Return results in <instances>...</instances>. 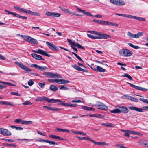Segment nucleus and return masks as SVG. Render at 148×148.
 <instances>
[{"label": "nucleus", "mask_w": 148, "mask_h": 148, "mask_svg": "<svg viewBox=\"0 0 148 148\" xmlns=\"http://www.w3.org/2000/svg\"><path fill=\"white\" fill-rule=\"evenodd\" d=\"M119 53L120 55L124 57L130 56L133 54V53L131 51L126 49H120L119 51Z\"/></svg>", "instance_id": "f257e3e1"}, {"label": "nucleus", "mask_w": 148, "mask_h": 148, "mask_svg": "<svg viewBox=\"0 0 148 148\" xmlns=\"http://www.w3.org/2000/svg\"><path fill=\"white\" fill-rule=\"evenodd\" d=\"M96 35L98 36L93 35L92 39H106L108 38H111V36L110 35L103 33H98V34Z\"/></svg>", "instance_id": "f03ea898"}, {"label": "nucleus", "mask_w": 148, "mask_h": 148, "mask_svg": "<svg viewBox=\"0 0 148 148\" xmlns=\"http://www.w3.org/2000/svg\"><path fill=\"white\" fill-rule=\"evenodd\" d=\"M43 74L46 77H51L52 78L57 77L58 78H61V77L58 76V74H56L53 72H44Z\"/></svg>", "instance_id": "7ed1b4c3"}, {"label": "nucleus", "mask_w": 148, "mask_h": 148, "mask_svg": "<svg viewBox=\"0 0 148 148\" xmlns=\"http://www.w3.org/2000/svg\"><path fill=\"white\" fill-rule=\"evenodd\" d=\"M110 2L116 6L124 5L125 4L123 0H110Z\"/></svg>", "instance_id": "20e7f679"}, {"label": "nucleus", "mask_w": 148, "mask_h": 148, "mask_svg": "<svg viewBox=\"0 0 148 148\" xmlns=\"http://www.w3.org/2000/svg\"><path fill=\"white\" fill-rule=\"evenodd\" d=\"M15 63L22 69L27 72H31L32 71V70L31 69L28 68L26 66L24 65L22 62L18 61H16Z\"/></svg>", "instance_id": "39448f33"}, {"label": "nucleus", "mask_w": 148, "mask_h": 148, "mask_svg": "<svg viewBox=\"0 0 148 148\" xmlns=\"http://www.w3.org/2000/svg\"><path fill=\"white\" fill-rule=\"evenodd\" d=\"M129 108L131 110L142 112H144V110L147 111L148 110V106H144L143 107V109L135 106H130L129 107Z\"/></svg>", "instance_id": "423d86ee"}, {"label": "nucleus", "mask_w": 148, "mask_h": 148, "mask_svg": "<svg viewBox=\"0 0 148 148\" xmlns=\"http://www.w3.org/2000/svg\"><path fill=\"white\" fill-rule=\"evenodd\" d=\"M98 104L94 105L97 109H101L102 110H106L108 109V107L102 103L97 102Z\"/></svg>", "instance_id": "0eeeda50"}, {"label": "nucleus", "mask_w": 148, "mask_h": 148, "mask_svg": "<svg viewBox=\"0 0 148 148\" xmlns=\"http://www.w3.org/2000/svg\"><path fill=\"white\" fill-rule=\"evenodd\" d=\"M46 44L51 50L54 51H57L59 50L58 48L53 44L47 41L46 42Z\"/></svg>", "instance_id": "6e6552de"}, {"label": "nucleus", "mask_w": 148, "mask_h": 148, "mask_svg": "<svg viewBox=\"0 0 148 148\" xmlns=\"http://www.w3.org/2000/svg\"><path fill=\"white\" fill-rule=\"evenodd\" d=\"M0 134L4 136H10L11 135V133L6 129L0 128Z\"/></svg>", "instance_id": "1a4fd4ad"}, {"label": "nucleus", "mask_w": 148, "mask_h": 148, "mask_svg": "<svg viewBox=\"0 0 148 148\" xmlns=\"http://www.w3.org/2000/svg\"><path fill=\"white\" fill-rule=\"evenodd\" d=\"M32 51L34 53H39L41 55H43L49 57H50L51 56V55L48 54L47 51H44L40 49H38L37 51L33 50Z\"/></svg>", "instance_id": "9d476101"}, {"label": "nucleus", "mask_w": 148, "mask_h": 148, "mask_svg": "<svg viewBox=\"0 0 148 148\" xmlns=\"http://www.w3.org/2000/svg\"><path fill=\"white\" fill-rule=\"evenodd\" d=\"M45 15L50 16L58 17L60 16L61 14L56 12L47 11L46 12Z\"/></svg>", "instance_id": "9b49d317"}, {"label": "nucleus", "mask_w": 148, "mask_h": 148, "mask_svg": "<svg viewBox=\"0 0 148 148\" xmlns=\"http://www.w3.org/2000/svg\"><path fill=\"white\" fill-rule=\"evenodd\" d=\"M127 83L130 85L131 86L133 87V88L136 89V90H140L143 91H147L148 90V89H147L136 86L130 83L127 82Z\"/></svg>", "instance_id": "f8f14e48"}, {"label": "nucleus", "mask_w": 148, "mask_h": 148, "mask_svg": "<svg viewBox=\"0 0 148 148\" xmlns=\"http://www.w3.org/2000/svg\"><path fill=\"white\" fill-rule=\"evenodd\" d=\"M31 67H34L37 69L40 70H41L44 71L47 69V67L45 66H40L36 64H32L31 65Z\"/></svg>", "instance_id": "ddd939ff"}, {"label": "nucleus", "mask_w": 148, "mask_h": 148, "mask_svg": "<svg viewBox=\"0 0 148 148\" xmlns=\"http://www.w3.org/2000/svg\"><path fill=\"white\" fill-rule=\"evenodd\" d=\"M118 107L120 108L119 110L120 113H127L128 112L129 110L127 107L122 106H119Z\"/></svg>", "instance_id": "4468645a"}, {"label": "nucleus", "mask_w": 148, "mask_h": 148, "mask_svg": "<svg viewBox=\"0 0 148 148\" xmlns=\"http://www.w3.org/2000/svg\"><path fill=\"white\" fill-rule=\"evenodd\" d=\"M72 66L75 70L80 71H83L84 72H87V71L86 70L82 68L81 67L76 65H72Z\"/></svg>", "instance_id": "2eb2a0df"}, {"label": "nucleus", "mask_w": 148, "mask_h": 148, "mask_svg": "<svg viewBox=\"0 0 148 148\" xmlns=\"http://www.w3.org/2000/svg\"><path fill=\"white\" fill-rule=\"evenodd\" d=\"M31 55L32 57L36 60H45V59L42 58V56L40 55H38L34 53H32Z\"/></svg>", "instance_id": "dca6fc26"}, {"label": "nucleus", "mask_w": 148, "mask_h": 148, "mask_svg": "<svg viewBox=\"0 0 148 148\" xmlns=\"http://www.w3.org/2000/svg\"><path fill=\"white\" fill-rule=\"evenodd\" d=\"M47 97L43 96L42 97L39 96L37 97L35 99V101H46Z\"/></svg>", "instance_id": "f3484780"}, {"label": "nucleus", "mask_w": 148, "mask_h": 148, "mask_svg": "<svg viewBox=\"0 0 148 148\" xmlns=\"http://www.w3.org/2000/svg\"><path fill=\"white\" fill-rule=\"evenodd\" d=\"M26 14H29L36 16H39L40 15V14L37 12L32 11L29 10H27Z\"/></svg>", "instance_id": "a211bd4d"}, {"label": "nucleus", "mask_w": 148, "mask_h": 148, "mask_svg": "<svg viewBox=\"0 0 148 148\" xmlns=\"http://www.w3.org/2000/svg\"><path fill=\"white\" fill-rule=\"evenodd\" d=\"M47 101L48 102L51 103H58V101H60L59 99H49V98L47 97Z\"/></svg>", "instance_id": "6ab92c4d"}, {"label": "nucleus", "mask_w": 148, "mask_h": 148, "mask_svg": "<svg viewBox=\"0 0 148 148\" xmlns=\"http://www.w3.org/2000/svg\"><path fill=\"white\" fill-rule=\"evenodd\" d=\"M14 8L19 11L26 14L27 10L25 9L21 8L20 7L16 6H14Z\"/></svg>", "instance_id": "aec40b11"}, {"label": "nucleus", "mask_w": 148, "mask_h": 148, "mask_svg": "<svg viewBox=\"0 0 148 148\" xmlns=\"http://www.w3.org/2000/svg\"><path fill=\"white\" fill-rule=\"evenodd\" d=\"M96 69H95L94 70L96 71H99V72H105V69L99 66H97Z\"/></svg>", "instance_id": "412c9836"}, {"label": "nucleus", "mask_w": 148, "mask_h": 148, "mask_svg": "<svg viewBox=\"0 0 148 148\" xmlns=\"http://www.w3.org/2000/svg\"><path fill=\"white\" fill-rule=\"evenodd\" d=\"M82 109L88 111H94L95 109L93 108L92 107H89L86 106H81Z\"/></svg>", "instance_id": "4be33fe9"}, {"label": "nucleus", "mask_w": 148, "mask_h": 148, "mask_svg": "<svg viewBox=\"0 0 148 148\" xmlns=\"http://www.w3.org/2000/svg\"><path fill=\"white\" fill-rule=\"evenodd\" d=\"M94 144L95 145H99L101 146H108V143H106L105 142H96L95 141Z\"/></svg>", "instance_id": "5701e85b"}, {"label": "nucleus", "mask_w": 148, "mask_h": 148, "mask_svg": "<svg viewBox=\"0 0 148 148\" xmlns=\"http://www.w3.org/2000/svg\"><path fill=\"white\" fill-rule=\"evenodd\" d=\"M101 125L110 127H114V125L112 124V123H102L101 124Z\"/></svg>", "instance_id": "b1692460"}, {"label": "nucleus", "mask_w": 148, "mask_h": 148, "mask_svg": "<svg viewBox=\"0 0 148 148\" xmlns=\"http://www.w3.org/2000/svg\"><path fill=\"white\" fill-rule=\"evenodd\" d=\"M49 89L52 91L54 92L58 90V88L53 85H51L50 86Z\"/></svg>", "instance_id": "393cba45"}, {"label": "nucleus", "mask_w": 148, "mask_h": 148, "mask_svg": "<svg viewBox=\"0 0 148 148\" xmlns=\"http://www.w3.org/2000/svg\"><path fill=\"white\" fill-rule=\"evenodd\" d=\"M32 37L28 36L26 35L24 36V39L27 42H29V43L31 42V40L32 38Z\"/></svg>", "instance_id": "a878e982"}, {"label": "nucleus", "mask_w": 148, "mask_h": 148, "mask_svg": "<svg viewBox=\"0 0 148 148\" xmlns=\"http://www.w3.org/2000/svg\"><path fill=\"white\" fill-rule=\"evenodd\" d=\"M127 35L130 37L132 38H137L136 34H133L130 32H128Z\"/></svg>", "instance_id": "bb28decb"}, {"label": "nucleus", "mask_w": 148, "mask_h": 148, "mask_svg": "<svg viewBox=\"0 0 148 148\" xmlns=\"http://www.w3.org/2000/svg\"><path fill=\"white\" fill-rule=\"evenodd\" d=\"M56 130L59 132H65L67 133H69L70 130H68L64 129L58 128H56Z\"/></svg>", "instance_id": "cd10ccee"}, {"label": "nucleus", "mask_w": 148, "mask_h": 148, "mask_svg": "<svg viewBox=\"0 0 148 148\" xmlns=\"http://www.w3.org/2000/svg\"><path fill=\"white\" fill-rule=\"evenodd\" d=\"M111 25V26H114L116 27H117L118 26V24L116 23H114L113 22H109L108 21H106V25Z\"/></svg>", "instance_id": "c85d7f7f"}, {"label": "nucleus", "mask_w": 148, "mask_h": 148, "mask_svg": "<svg viewBox=\"0 0 148 148\" xmlns=\"http://www.w3.org/2000/svg\"><path fill=\"white\" fill-rule=\"evenodd\" d=\"M32 121H23L21 122V123L22 124H24V125H29V124H31L32 123Z\"/></svg>", "instance_id": "c756f323"}, {"label": "nucleus", "mask_w": 148, "mask_h": 148, "mask_svg": "<svg viewBox=\"0 0 148 148\" xmlns=\"http://www.w3.org/2000/svg\"><path fill=\"white\" fill-rule=\"evenodd\" d=\"M0 104H2L3 105H9V106H12L14 105L11 104L10 102H8L5 101H0Z\"/></svg>", "instance_id": "7c9ffc66"}, {"label": "nucleus", "mask_w": 148, "mask_h": 148, "mask_svg": "<svg viewBox=\"0 0 148 148\" xmlns=\"http://www.w3.org/2000/svg\"><path fill=\"white\" fill-rule=\"evenodd\" d=\"M59 87L60 89L62 90H67L69 89V88L65 87L64 85H62L60 86Z\"/></svg>", "instance_id": "2f4dec72"}, {"label": "nucleus", "mask_w": 148, "mask_h": 148, "mask_svg": "<svg viewBox=\"0 0 148 148\" xmlns=\"http://www.w3.org/2000/svg\"><path fill=\"white\" fill-rule=\"evenodd\" d=\"M128 45L130 47L136 49H138L140 48L138 46L134 45L131 43H128Z\"/></svg>", "instance_id": "473e14b6"}, {"label": "nucleus", "mask_w": 148, "mask_h": 148, "mask_svg": "<svg viewBox=\"0 0 148 148\" xmlns=\"http://www.w3.org/2000/svg\"><path fill=\"white\" fill-rule=\"evenodd\" d=\"M141 145L142 146L148 147V141L146 140L143 141L141 143Z\"/></svg>", "instance_id": "72a5a7b5"}, {"label": "nucleus", "mask_w": 148, "mask_h": 148, "mask_svg": "<svg viewBox=\"0 0 148 148\" xmlns=\"http://www.w3.org/2000/svg\"><path fill=\"white\" fill-rule=\"evenodd\" d=\"M15 16L18 17L19 18H20L22 19H27V17L23 16L20 15L19 14L17 13L16 14Z\"/></svg>", "instance_id": "f704fd0d"}, {"label": "nucleus", "mask_w": 148, "mask_h": 148, "mask_svg": "<svg viewBox=\"0 0 148 148\" xmlns=\"http://www.w3.org/2000/svg\"><path fill=\"white\" fill-rule=\"evenodd\" d=\"M110 112L111 113L116 114L120 113V111L119 109H116L113 110H111L110 111Z\"/></svg>", "instance_id": "c9c22d12"}, {"label": "nucleus", "mask_w": 148, "mask_h": 148, "mask_svg": "<svg viewBox=\"0 0 148 148\" xmlns=\"http://www.w3.org/2000/svg\"><path fill=\"white\" fill-rule=\"evenodd\" d=\"M30 43L32 44H37L38 43V42L36 39L32 38Z\"/></svg>", "instance_id": "e433bc0d"}, {"label": "nucleus", "mask_w": 148, "mask_h": 148, "mask_svg": "<svg viewBox=\"0 0 148 148\" xmlns=\"http://www.w3.org/2000/svg\"><path fill=\"white\" fill-rule=\"evenodd\" d=\"M46 143H48L50 145H58V144L57 143H55V142L50 141L48 140H47Z\"/></svg>", "instance_id": "4c0bfd02"}, {"label": "nucleus", "mask_w": 148, "mask_h": 148, "mask_svg": "<svg viewBox=\"0 0 148 148\" xmlns=\"http://www.w3.org/2000/svg\"><path fill=\"white\" fill-rule=\"evenodd\" d=\"M122 77H127L129 79H130V80H132L133 79L130 76V75L128 74H125L123 75H122Z\"/></svg>", "instance_id": "58836bf2"}, {"label": "nucleus", "mask_w": 148, "mask_h": 148, "mask_svg": "<svg viewBox=\"0 0 148 148\" xmlns=\"http://www.w3.org/2000/svg\"><path fill=\"white\" fill-rule=\"evenodd\" d=\"M49 137L52 138L60 139V137L56 135H51L49 136Z\"/></svg>", "instance_id": "ea45409f"}, {"label": "nucleus", "mask_w": 148, "mask_h": 148, "mask_svg": "<svg viewBox=\"0 0 148 148\" xmlns=\"http://www.w3.org/2000/svg\"><path fill=\"white\" fill-rule=\"evenodd\" d=\"M72 54H74L75 56L80 61L83 62L84 61H83L80 58V56H79L77 54L75 53L74 52H72Z\"/></svg>", "instance_id": "a19ab883"}, {"label": "nucleus", "mask_w": 148, "mask_h": 148, "mask_svg": "<svg viewBox=\"0 0 148 148\" xmlns=\"http://www.w3.org/2000/svg\"><path fill=\"white\" fill-rule=\"evenodd\" d=\"M67 40L68 42L71 45V46H75V42L72 41L71 40L69 39H67Z\"/></svg>", "instance_id": "79ce46f5"}, {"label": "nucleus", "mask_w": 148, "mask_h": 148, "mask_svg": "<svg viewBox=\"0 0 148 148\" xmlns=\"http://www.w3.org/2000/svg\"><path fill=\"white\" fill-rule=\"evenodd\" d=\"M67 40L68 42L71 45V46H75V42L72 41L71 40L69 39H67Z\"/></svg>", "instance_id": "37998d69"}, {"label": "nucleus", "mask_w": 148, "mask_h": 148, "mask_svg": "<svg viewBox=\"0 0 148 148\" xmlns=\"http://www.w3.org/2000/svg\"><path fill=\"white\" fill-rule=\"evenodd\" d=\"M60 101H58V102L60 103L58 104V105H62L64 106H66L67 103H64L65 101H64L60 100L59 99Z\"/></svg>", "instance_id": "c03bdc74"}, {"label": "nucleus", "mask_w": 148, "mask_h": 148, "mask_svg": "<svg viewBox=\"0 0 148 148\" xmlns=\"http://www.w3.org/2000/svg\"><path fill=\"white\" fill-rule=\"evenodd\" d=\"M74 46L77 47L78 48L81 49H85L84 47L83 46H81L80 44L77 43H75V46Z\"/></svg>", "instance_id": "a18cd8bd"}, {"label": "nucleus", "mask_w": 148, "mask_h": 148, "mask_svg": "<svg viewBox=\"0 0 148 148\" xmlns=\"http://www.w3.org/2000/svg\"><path fill=\"white\" fill-rule=\"evenodd\" d=\"M134 19L137 20L138 21H144L145 20V19L144 18L142 17H139L136 16H134Z\"/></svg>", "instance_id": "49530a36"}, {"label": "nucleus", "mask_w": 148, "mask_h": 148, "mask_svg": "<svg viewBox=\"0 0 148 148\" xmlns=\"http://www.w3.org/2000/svg\"><path fill=\"white\" fill-rule=\"evenodd\" d=\"M124 17H127L129 18L134 19V16L130 15H127L124 14Z\"/></svg>", "instance_id": "de8ad7c7"}, {"label": "nucleus", "mask_w": 148, "mask_h": 148, "mask_svg": "<svg viewBox=\"0 0 148 148\" xmlns=\"http://www.w3.org/2000/svg\"><path fill=\"white\" fill-rule=\"evenodd\" d=\"M127 132H129L131 134H134L136 135H139V133L137 132H135L133 131H132L130 130H128Z\"/></svg>", "instance_id": "09e8293b"}, {"label": "nucleus", "mask_w": 148, "mask_h": 148, "mask_svg": "<svg viewBox=\"0 0 148 148\" xmlns=\"http://www.w3.org/2000/svg\"><path fill=\"white\" fill-rule=\"evenodd\" d=\"M143 32H139L136 34L137 38H138L143 35Z\"/></svg>", "instance_id": "8fccbe9b"}, {"label": "nucleus", "mask_w": 148, "mask_h": 148, "mask_svg": "<svg viewBox=\"0 0 148 148\" xmlns=\"http://www.w3.org/2000/svg\"><path fill=\"white\" fill-rule=\"evenodd\" d=\"M139 100L145 103L148 104V100L144 98H139Z\"/></svg>", "instance_id": "3c124183"}, {"label": "nucleus", "mask_w": 148, "mask_h": 148, "mask_svg": "<svg viewBox=\"0 0 148 148\" xmlns=\"http://www.w3.org/2000/svg\"><path fill=\"white\" fill-rule=\"evenodd\" d=\"M77 106V104H70L67 103L66 106H71L72 107H76Z\"/></svg>", "instance_id": "603ef678"}, {"label": "nucleus", "mask_w": 148, "mask_h": 148, "mask_svg": "<svg viewBox=\"0 0 148 148\" xmlns=\"http://www.w3.org/2000/svg\"><path fill=\"white\" fill-rule=\"evenodd\" d=\"M59 8H60L62 11H64L66 12L67 13L68 12L69 10L64 7L60 6Z\"/></svg>", "instance_id": "864d4df0"}, {"label": "nucleus", "mask_w": 148, "mask_h": 148, "mask_svg": "<svg viewBox=\"0 0 148 148\" xmlns=\"http://www.w3.org/2000/svg\"><path fill=\"white\" fill-rule=\"evenodd\" d=\"M95 117L103 119L104 118V116L101 114H95Z\"/></svg>", "instance_id": "5fc2aeb1"}, {"label": "nucleus", "mask_w": 148, "mask_h": 148, "mask_svg": "<svg viewBox=\"0 0 148 148\" xmlns=\"http://www.w3.org/2000/svg\"><path fill=\"white\" fill-rule=\"evenodd\" d=\"M130 100L135 102H137L138 101V100L136 98L132 96H131V98L130 99Z\"/></svg>", "instance_id": "6e6d98bb"}, {"label": "nucleus", "mask_w": 148, "mask_h": 148, "mask_svg": "<svg viewBox=\"0 0 148 148\" xmlns=\"http://www.w3.org/2000/svg\"><path fill=\"white\" fill-rule=\"evenodd\" d=\"M4 145H5L12 147H15L16 146L15 144H14L5 143Z\"/></svg>", "instance_id": "4d7b16f0"}, {"label": "nucleus", "mask_w": 148, "mask_h": 148, "mask_svg": "<svg viewBox=\"0 0 148 148\" xmlns=\"http://www.w3.org/2000/svg\"><path fill=\"white\" fill-rule=\"evenodd\" d=\"M86 15L88 16H92L93 15L91 13L89 12H87L86 11H84V13Z\"/></svg>", "instance_id": "13d9d810"}, {"label": "nucleus", "mask_w": 148, "mask_h": 148, "mask_svg": "<svg viewBox=\"0 0 148 148\" xmlns=\"http://www.w3.org/2000/svg\"><path fill=\"white\" fill-rule=\"evenodd\" d=\"M23 104V105H31L32 103H31L29 101H26L25 102H24Z\"/></svg>", "instance_id": "bf43d9fd"}, {"label": "nucleus", "mask_w": 148, "mask_h": 148, "mask_svg": "<svg viewBox=\"0 0 148 148\" xmlns=\"http://www.w3.org/2000/svg\"><path fill=\"white\" fill-rule=\"evenodd\" d=\"M88 32H90L92 34H98V33H100L99 32H97L94 31H88Z\"/></svg>", "instance_id": "052dcab7"}, {"label": "nucleus", "mask_w": 148, "mask_h": 148, "mask_svg": "<svg viewBox=\"0 0 148 148\" xmlns=\"http://www.w3.org/2000/svg\"><path fill=\"white\" fill-rule=\"evenodd\" d=\"M4 11L8 13L9 14H12L14 16H15L16 13L14 12H10L9 11H8L7 10H5Z\"/></svg>", "instance_id": "680f3d73"}, {"label": "nucleus", "mask_w": 148, "mask_h": 148, "mask_svg": "<svg viewBox=\"0 0 148 148\" xmlns=\"http://www.w3.org/2000/svg\"><path fill=\"white\" fill-rule=\"evenodd\" d=\"M23 121L21 119H16L14 121V122L17 123H18L20 124L21 123V122H22V121Z\"/></svg>", "instance_id": "e2e57ef3"}, {"label": "nucleus", "mask_w": 148, "mask_h": 148, "mask_svg": "<svg viewBox=\"0 0 148 148\" xmlns=\"http://www.w3.org/2000/svg\"><path fill=\"white\" fill-rule=\"evenodd\" d=\"M34 84V82H33L32 79H30L29 80L28 82V84L30 86H31L33 85Z\"/></svg>", "instance_id": "0e129e2a"}, {"label": "nucleus", "mask_w": 148, "mask_h": 148, "mask_svg": "<svg viewBox=\"0 0 148 148\" xmlns=\"http://www.w3.org/2000/svg\"><path fill=\"white\" fill-rule=\"evenodd\" d=\"M70 82V81L68 80H65L64 79H62L61 84H67Z\"/></svg>", "instance_id": "69168bd1"}, {"label": "nucleus", "mask_w": 148, "mask_h": 148, "mask_svg": "<svg viewBox=\"0 0 148 148\" xmlns=\"http://www.w3.org/2000/svg\"><path fill=\"white\" fill-rule=\"evenodd\" d=\"M106 21H105L100 20L99 24L106 25Z\"/></svg>", "instance_id": "338daca9"}, {"label": "nucleus", "mask_w": 148, "mask_h": 148, "mask_svg": "<svg viewBox=\"0 0 148 148\" xmlns=\"http://www.w3.org/2000/svg\"><path fill=\"white\" fill-rule=\"evenodd\" d=\"M54 82L57 83L61 84L62 79H55Z\"/></svg>", "instance_id": "774afa93"}]
</instances>
